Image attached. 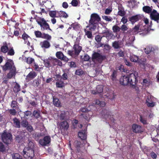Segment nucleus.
Here are the masks:
<instances>
[{
    "mask_svg": "<svg viewBox=\"0 0 159 159\" xmlns=\"http://www.w3.org/2000/svg\"><path fill=\"white\" fill-rule=\"evenodd\" d=\"M138 73L135 71L130 73L127 76L124 75L121 77L120 79V84L125 85L129 84L131 85H134L137 82V77Z\"/></svg>",
    "mask_w": 159,
    "mask_h": 159,
    "instance_id": "obj_1",
    "label": "nucleus"
},
{
    "mask_svg": "<svg viewBox=\"0 0 159 159\" xmlns=\"http://www.w3.org/2000/svg\"><path fill=\"white\" fill-rule=\"evenodd\" d=\"M34 143L30 141L28 144V147L24 148L22 153L25 158L26 159H32L33 158L34 155Z\"/></svg>",
    "mask_w": 159,
    "mask_h": 159,
    "instance_id": "obj_2",
    "label": "nucleus"
},
{
    "mask_svg": "<svg viewBox=\"0 0 159 159\" xmlns=\"http://www.w3.org/2000/svg\"><path fill=\"white\" fill-rule=\"evenodd\" d=\"M101 20V18L99 15L96 13L92 14L89 20L88 27L91 31H93L96 28L98 24Z\"/></svg>",
    "mask_w": 159,
    "mask_h": 159,
    "instance_id": "obj_3",
    "label": "nucleus"
},
{
    "mask_svg": "<svg viewBox=\"0 0 159 159\" xmlns=\"http://www.w3.org/2000/svg\"><path fill=\"white\" fill-rule=\"evenodd\" d=\"M1 137L2 140L4 143L8 144L11 143L12 137L11 133L4 131L2 134Z\"/></svg>",
    "mask_w": 159,
    "mask_h": 159,
    "instance_id": "obj_4",
    "label": "nucleus"
},
{
    "mask_svg": "<svg viewBox=\"0 0 159 159\" xmlns=\"http://www.w3.org/2000/svg\"><path fill=\"white\" fill-rule=\"evenodd\" d=\"M73 49L74 50H68L67 52L68 54L70 56L78 55L81 50L82 48L78 45L76 44L74 45Z\"/></svg>",
    "mask_w": 159,
    "mask_h": 159,
    "instance_id": "obj_5",
    "label": "nucleus"
},
{
    "mask_svg": "<svg viewBox=\"0 0 159 159\" xmlns=\"http://www.w3.org/2000/svg\"><path fill=\"white\" fill-rule=\"evenodd\" d=\"M37 22L40 25L42 30L48 29L49 30L52 31V30L49 28L48 24L46 22L44 18H41L39 20H37Z\"/></svg>",
    "mask_w": 159,
    "mask_h": 159,
    "instance_id": "obj_6",
    "label": "nucleus"
},
{
    "mask_svg": "<svg viewBox=\"0 0 159 159\" xmlns=\"http://www.w3.org/2000/svg\"><path fill=\"white\" fill-rule=\"evenodd\" d=\"M104 58L105 57L98 52H95L92 55V60L95 63H101Z\"/></svg>",
    "mask_w": 159,
    "mask_h": 159,
    "instance_id": "obj_7",
    "label": "nucleus"
},
{
    "mask_svg": "<svg viewBox=\"0 0 159 159\" xmlns=\"http://www.w3.org/2000/svg\"><path fill=\"white\" fill-rule=\"evenodd\" d=\"M150 17L151 19L157 21V23H159V14L158 13L157 11L153 10L150 14Z\"/></svg>",
    "mask_w": 159,
    "mask_h": 159,
    "instance_id": "obj_8",
    "label": "nucleus"
},
{
    "mask_svg": "<svg viewBox=\"0 0 159 159\" xmlns=\"http://www.w3.org/2000/svg\"><path fill=\"white\" fill-rule=\"evenodd\" d=\"M51 138L49 136H45L43 139L39 140V143L42 146H46L49 144L51 142Z\"/></svg>",
    "mask_w": 159,
    "mask_h": 159,
    "instance_id": "obj_9",
    "label": "nucleus"
},
{
    "mask_svg": "<svg viewBox=\"0 0 159 159\" xmlns=\"http://www.w3.org/2000/svg\"><path fill=\"white\" fill-rule=\"evenodd\" d=\"M13 67L16 68L13 62L7 61L4 65L2 66V68L4 71H6L7 70H10L12 69Z\"/></svg>",
    "mask_w": 159,
    "mask_h": 159,
    "instance_id": "obj_10",
    "label": "nucleus"
},
{
    "mask_svg": "<svg viewBox=\"0 0 159 159\" xmlns=\"http://www.w3.org/2000/svg\"><path fill=\"white\" fill-rule=\"evenodd\" d=\"M146 103L148 107H153L155 105V103L152 100V97L150 96L147 97Z\"/></svg>",
    "mask_w": 159,
    "mask_h": 159,
    "instance_id": "obj_11",
    "label": "nucleus"
},
{
    "mask_svg": "<svg viewBox=\"0 0 159 159\" xmlns=\"http://www.w3.org/2000/svg\"><path fill=\"white\" fill-rule=\"evenodd\" d=\"M125 39L126 42V44L129 46L131 45L134 41V36L129 35L128 37L125 36Z\"/></svg>",
    "mask_w": 159,
    "mask_h": 159,
    "instance_id": "obj_12",
    "label": "nucleus"
},
{
    "mask_svg": "<svg viewBox=\"0 0 159 159\" xmlns=\"http://www.w3.org/2000/svg\"><path fill=\"white\" fill-rule=\"evenodd\" d=\"M102 33L104 34V36L106 37L108 39H111L114 37V35L111 31H110L108 30H105L103 31Z\"/></svg>",
    "mask_w": 159,
    "mask_h": 159,
    "instance_id": "obj_13",
    "label": "nucleus"
},
{
    "mask_svg": "<svg viewBox=\"0 0 159 159\" xmlns=\"http://www.w3.org/2000/svg\"><path fill=\"white\" fill-rule=\"evenodd\" d=\"M57 57L59 59L64 60L66 61H68V58L65 56L63 53L61 52H57L56 53Z\"/></svg>",
    "mask_w": 159,
    "mask_h": 159,
    "instance_id": "obj_14",
    "label": "nucleus"
},
{
    "mask_svg": "<svg viewBox=\"0 0 159 159\" xmlns=\"http://www.w3.org/2000/svg\"><path fill=\"white\" fill-rule=\"evenodd\" d=\"M59 127L61 129H63L64 130H67L69 127V125L67 121H63L60 123Z\"/></svg>",
    "mask_w": 159,
    "mask_h": 159,
    "instance_id": "obj_15",
    "label": "nucleus"
},
{
    "mask_svg": "<svg viewBox=\"0 0 159 159\" xmlns=\"http://www.w3.org/2000/svg\"><path fill=\"white\" fill-rule=\"evenodd\" d=\"M123 43L121 41H115L112 43V47L115 49H118L121 48L122 45Z\"/></svg>",
    "mask_w": 159,
    "mask_h": 159,
    "instance_id": "obj_16",
    "label": "nucleus"
},
{
    "mask_svg": "<svg viewBox=\"0 0 159 159\" xmlns=\"http://www.w3.org/2000/svg\"><path fill=\"white\" fill-rule=\"evenodd\" d=\"M16 73V68H12V69L10 70L9 73L7 74V77L8 79H10L13 77L15 76Z\"/></svg>",
    "mask_w": 159,
    "mask_h": 159,
    "instance_id": "obj_17",
    "label": "nucleus"
},
{
    "mask_svg": "<svg viewBox=\"0 0 159 159\" xmlns=\"http://www.w3.org/2000/svg\"><path fill=\"white\" fill-rule=\"evenodd\" d=\"M40 45L43 48H48L50 46L49 42L47 40H44L40 43Z\"/></svg>",
    "mask_w": 159,
    "mask_h": 159,
    "instance_id": "obj_18",
    "label": "nucleus"
},
{
    "mask_svg": "<svg viewBox=\"0 0 159 159\" xmlns=\"http://www.w3.org/2000/svg\"><path fill=\"white\" fill-rule=\"evenodd\" d=\"M132 129L133 132L135 133H139L142 131L141 127L136 124H133Z\"/></svg>",
    "mask_w": 159,
    "mask_h": 159,
    "instance_id": "obj_19",
    "label": "nucleus"
},
{
    "mask_svg": "<svg viewBox=\"0 0 159 159\" xmlns=\"http://www.w3.org/2000/svg\"><path fill=\"white\" fill-rule=\"evenodd\" d=\"M79 137L82 140H84L86 139V131L83 130L78 133Z\"/></svg>",
    "mask_w": 159,
    "mask_h": 159,
    "instance_id": "obj_20",
    "label": "nucleus"
},
{
    "mask_svg": "<svg viewBox=\"0 0 159 159\" xmlns=\"http://www.w3.org/2000/svg\"><path fill=\"white\" fill-rule=\"evenodd\" d=\"M57 17H63L67 18L68 17V15L65 12L62 11H58Z\"/></svg>",
    "mask_w": 159,
    "mask_h": 159,
    "instance_id": "obj_21",
    "label": "nucleus"
},
{
    "mask_svg": "<svg viewBox=\"0 0 159 159\" xmlns=\"http://www.w3.org/2000/svg\"><path fill=\"white\" fill-rule=\"evenodd\" d=\"M53 102L54 105L56 107H59L61 106L60 101L57 98L55 97L53 98Z\"/></svg>",
    "mask_w": 159,
    "mask_h": 159,
    "instance_id": "obj_22",
    "label": "nucleus"
},
{
    "mask_svg": "<svg viewBox=\"0 0 159 159\" xmlns=\"http://www.w3.org/2000/svg\"><path fill=\"white\" fill-rule=\"evenodd\" d=\"M74 145L76 148V150L78 152L81 151L80 148V142L77 140H76L74 143Z\"/></svg>",
    "mask_w": 159,
    "mask_h": 159,
    "instance_id": "obj_23",
    "label": "nucleus"
},
{
    "mask_svg": "<svg viewBox=\"0 0 159 159\" xmlns=\"http://www.w3.org/2000/svg\"><path fill=\"white\" fill-rule=\"evenodd\" d=\"M22 38L24 40L25 43H27V44L28 46L30 45V43L29 42L28 40V39L30 38V37L26 34L24 33L22 35Z\"/></svg>",
    "mask_w": 159,
    "mask_h": 159,
    "instance_id": "obj_24",
    "label": "nucleus"
},
{
    "mask_svg": "<svg viewBox=\"0 0 159 159\" xmlns=\"http://www.w3.org/2000/svg\"><path fill=\"white\" fill-rule=\"evenodd\" d=\"M37 75L36 73L34 71L30 72L26 76L27 79H31L34 78Z\"/></svg>",
    "mask_w": 159,
    "mask_h": 159,
    "instance_id": "obj_25",
    "label": "nucleus"
},
{
    "mask_svg": "<svg viewBox=\"0 0 159 159\" xmlns=\"http://www.w3.org/2000/svg\"><path fill=\"white\" fill-rule=\"evenodd\" d=\"M13 120L14 126L16 127L20 128V122L19 120L17 118H15L13 119Z\"/></svg>",
    "mask_w": 159,
    "mask_h": 159,
    "instance_id": "obj_26",
    "label": "nucleus"
},
{
    "mask_svg": "<svg viewBox=\"0 0 159 159\" xmlns=\"http://www.w3.org/2000/svg\"><path fill=\"white\" fill-rule=\"evenodd\" d=\"M48 58L49 59L51 66L52 65L54 66L55 65L56 63L58 61H59L56 58H54L52 57H49Z\"/></svg>",
    "mask_w": 159,
    "mask_h": 159,
    "instance_id": "obj_27",
    "label": "nucleus"
},
{
    "mask_svg": "<svg viewBox=\"0 0 159 159\" xmlns=\"http://www.w3.org/2000/svg\"><path fill=\"white\" fill-rule=\"evenodd\" d=\"M143 11L147 13H151L152 11V9L148 6H145L143 7Z\"/></svg>",
    "mask_w": 159,
    "mask_h": 159,
    "instance_id": "obj_28",
    "label": "nucleus"
},
{
    "mask_svg": "<svg viewBox=\"0 0 159 159\" xmlns=\"http://www.w3.org/2000/svg\"><path fill=\"white\" fill-rule=\"evenodd\" d=\"M67 112H66L64 111H61L60 115V118L61 120L67 119L66 115Z\"/></svg>",
    "mask_w": 159,
    "mask_h": 159,
    "instance_id": "obj_29",
    "label": "nucleus"
},
{
    "mask_svg": "<svg viewBox=\"0 0 159 159\" xmlns=\"http://www.w3.org/2000/svg\"><path fill=\"white\" fill-rule=\"evenodd\" d=\"M93 104H97L99 106L103 107L105 105V103L104 102H101L100 101L96 100L93 101Z\"/></svg>",
    "mask_w": 159,
    "mask_h": 159,
    "instance_id": "obj_30",
    "label": "nucleus"
},
{
    "mask_svg": "<svg viewBox=\"0 0 159 159\" xmlns=\"http://www.w3.org/2000/svg\"><path fill=\"white\" fill-rule=\"evenodd\" d=\"M92 114L91 112L90 111L89 113H84L82 114L81 115L83 116L85 119L88 120H89L90 118L92 116Z\"/></svg>",
    "mask_w": 159,
    "mask_h": 159,
    "instance_id": "obj_31",
    "label": "nucleus"
},
{
    "mask_svg": "<svg viewBox=\"0 0 159 159\" xmlns=\"http://www.w3.org/2000/svg\"><path fill=\"white\" fill-rule=\"evenodd\" d=\"M109 112H107L105 115H104L103 117L105 118L106 120H108L109 119L111 120V121H113V122H114V119L112 117L111 115H109Z\"/></svg>",
    "mask_w": 159,
    "mask_h": 159,
    "instance_id": "obj_32",
    "label": "nucleus"
},
{
    "mask_svg": "<svg viewBox=\"0 0 159 159\" xmlns=\"http://www.w3.org/2000/svg\"><path fill=\"white\" fill-rule=\"evenodd\" d=\"M58 11H52L49 12V16L52 17L54 18L57 17V14H58Z\"/></svg>",
    "mask_w": 159,
    "mask_h": 159,
    "instance_id": "obj_33",
    "label": "nucleus"
},
{
    "mask_svg": "<svg viewBox=\"0 0 159 159\" xmlns=\"http://www.w3.org/2000/svg\"><path fill=\"white\" fill-rule=\"evenodd\" d=\"M139 19V16L138 15L133 16L130 18V20L132 23H134L138 21Z\"/></svg>",
    "mask_w": 159,
    "mask_h": 159,
    "instance_id": "obj_34",
    "label": "nucleus"
},
{
    "mask_svg": "<svg viewBox=\"0 0 159 159\" xmlns=\"http://www.w3.org/2000/svg\"><path fill=\"white\" fill-rule=\"evenodd\" d=\"M12 159H23L22 157L18 153H15L12 154Z\"/></svg>",
    "mask_w": 159,
    "mask_h": 159,
    "instance_id": "obj_35",
    "label": "nucleus"
},
{
    "mask_svg": "<svg viewBox=\"0 0 159 159\" xmlns=\"http://www.w3.org/2000/svg\"><path fill=\"white\" fill-rule=\"evenodd\" d=\"M40 111L39 110H35L33 113V116L36 118L37 119L40 116Z\"/></svg>",
    "mask_w": 159,
    "mask_h": 159,
    "instance_id": "obj_36",
    "label": "nucleus"
},
{
    "mask_svg": "<svg viewBox=\"0 0 159 159\" xmlns=\"http://www.w3.org/2000/svg\"><path fill=\"white\" fill-rule=\"evenodd\" d=\"M41 136L42 135L40 133H34L33 134V137L36 140H38Z\"/></svg>",
    "mask_w": 159,
    "mask_h": 159,
    "instance_id": "obj_37",
    "label": "nucleus"
},
{
    "mask_svg": "<svg viewBox=\"0 0 159 159\" xmlns=\"http://www.w3.org/2000/svg\"><path fill=\"white\" fill-rule=\"evenodd\" d=\"M102 18L103 19L108 22L111 21L113 20L112 17L110 16H102Z\"/></svg>",
    "mask_w": 159,
    "mask_h": 159,
    "instance_id": "obj_38",
    "label": "nucleus"
},
{
    "mask_svg": "<svg viewBox=\"0 0 159 159\" xmlns=\"http://www.w3.org/2000/svg\"><path fill=\"white\" fill-rule=\"evenodd\" d=\"M8 50V48L6 45L2 46L1 48V51L4 53L7 52Z\"/></svg>",
    "mask_w": 159,
    "mask_h": 159,
    "instance_id": "obj_39",
    "label": "nucleus"
},
{
    "mask_svg": "<svg viewBox=\"0 0 159 159\" xmlns=\"http://www.w3.org/2000/svg\"><path fill=\"white\" fill-rule=\"evenodd\" d=\"M130 59L131 61L136 62L138 61V57L137 56L133 55L130 56Z\"/></svg>",
    "mask_w": 159,
    "mask_h": 159,
    "instance_id": "obj_40",
    "label": "nucleus"
},
{
    "mask_svg": "<svg viewBox=\"0 0 159 159\" xmlns=\"http://www.w3.org/2000/svg\"><path fill=\"white\" fill-rule=\"evenodd\" d=\"M139 120L140 122L144 125L147 124L146 119L143 116H140L139 118Z\"/></svg>",
    "mask_w": 159,
    "mask_h": 159,
    "instance_id": "obj_41",
    "label": "nucleus"
},
{
    "mask_svg": "<svg viewBox=\"0 0 159 159\" xmlns=\"http://www.w3.org/2000/svg\"><path fill=\"white\" fill-rule=\"evenodd\" d=\"M43 62L45 66L46 67L49 68L51 66L49 58L48 59L44 60L43 61Z\"/></svg>",
    "mask_w": 159,
    "mask_h": 159,
    "instance_id": "obj_42",
    "label": "nucleus"
},
{
    "mask_svg": "<svg viewBox=\"0 0 159 159\" xmlns=\"http://www.w3.org/2000/svg\"><path fill=\"white\" fill-rule=\"evenodd\" d=\"M41 38L44 39H47L48 40H50L51 39V36L47 34H43L42 35Z\"/></svg>",
    "mask_w": 159,
    "mask_h": 159,
    "instance_id": "obj_43",
    "label": "nucleus"
},
{
    "mask_svg": "<svg viewBox=\"0 0 159 159\" xmlns=\"http://www.w3.org/2000/svg\"><path fill=\"white\" fill-rule=\"evenodd\" d=\"M120 30L123 32L127 31L129 30V28L125 24L122 25L120 28Z\"/></svg>",
    "mask_w": 159,
    "mask_h": 159,
    "instance_id": "obj_44",
    "label": "nucleus"
},
{
    "mask_svg": "<svg viewBox=\"0 0 159 159\" xmlns=\"http://www.w3.org/2000/svg\"><path fill=\"white\" fill-rule=\"evenodd\" d=\"M24 117L26 119H28L32 113L30 111H26L24 112Z\"/></svg>",
    "mask_w": 159,
    "mask_h": 159,
    "instance_id": "obj_45",
    "label": "nucleus"
},
{
    "mask_svg": "<svg viewBox=\"0 0 159 159\" xmlns=\"http://www.w3.org/2000/svg\"><path fill=\"white\" fill-rule=\"evenodd\" d=\"M64 83L62 81H58L56 83L57 87L61 88L64 86Z\"/></svg>",
    "mask_w": 159,
    "mask_h": 159,
    "instance_id": "obj_46",
    "label": "nucleus"
},
{
    "mask_svg": "<svg viewBox=\"0 0 159 159\" xmlns=\"http://www.w3.org/2000/svg\"><path fill=\"white\" fill-rule=\"evenodd\" d=\"M21 125L25 128H26L29 125L28 121L25 120H23L21 122Z\"/></svg>",
    "mask_w": 159,
    "mask_h": 159,
    "instance_id": "obj_47",
    "label": "nucleus"
},
{
    "mask_svg": "<svg viewBox=\"0 0 159 159\" xmlns=\"http://www.w3.org/2000/svg\"><path fill=\"white\" fill-rule=\"evenodd\" d=\"M6 151V148L3 143L0 142V151L1 152H4Z\"/></svg>",
    "mask_w": 159,
    "mask_h": 159,
    "instance_id": "obj_48",
    "label": "nucleus"
},
{
    "mask_svg": "<svg viewBox=\"0 0 159 159\" xmlns=\"http://www.w3.org/2000/svg\"><path fill=\"white\" fill-rule=\"evenodd\" d=\"M112 30L114 32H119L120 30V28L116 25H114L112 27Z\"/></svg>",
    "mask_w": 159,
    "mask_h": 159,
    "instance_id": "obj_49",
    "label": "nucleus"
},
{
    "mask_svg": "<svg viewBox=\"0 0 159 159\" xmlns=\"http://www.w3.org/2000/svg\"><path fill=\"white\" fill-rule=\"evenodd\" d=\"M14 91L15 92H17L20 90L19 85L16 83L13 88Z\"/></svg>",
    "mask_w": 159,
    "mask_h": 159,
    "instance_id": "obj_50",
    "label": "nucleus"
},
{
    "mask_svg": "<svg viewBox=\"0 0 159 159\" xmlns=\"http://www.w3.org/2000/svg\"><path fill=\"white\" fill-rule=\"evenodd\" d=\"M97 91L98 93H100L103 91V87L102 85H98L97 87Z\"/></svg>",
    "mask_w": 159,
    "mask_h": 159,
    "instance_id": "obj_51",
    "label": "nucleus"
},
{
    "mask_svg": "<svg viewBox=\"0 0 159 159\" xmlns=\"http://www.w3.org/2000/svg\"><path fill=\"white\" fill-rule=\"evenodd\" d=\"M152 48L151 47L148 46L144 49V51L146 54L149 53L152 50Z\"/></svg>",
    "mask_w": 159,
    "mask_h": 159,
    "instance_id": "obj_52",
    "label": "nucleus"
},
{
    "mask_svg": "<svg viewBox=\"0 0 159 159\" xmlns=\"http://www.w3.org/2000/svg\"><path fill=\"white\" fill-rule=\"evenodd\" d=\"M8 55L10 56H13L15 52L13 48H11L9 50H8Z\"/></svg>",
    "mask_w": 159,
    "mask_h": 159,
    "instance_id": "obj_53",
    "label": "nucleus"
},
{
    "mask_svg": "<svg viewBox=\"0 0 159 159\" xmlns=\"http://www.w3.org/2000/svg\"><path fill=\"white\" fill-rule=\"evenodd\" d=\"M140 26L139 25L135 26L133 29V32L135 34H136L138 32L139 30L140 29Z\"/></svg>",
    "mask_w": 159,
    "mask_h": 159,
    "instance_id": "obj_54",
    "label": "nucleus"
},
{
    "mask_svg": "<svg viewBox=\"0 0 159 159\" xmlns=\"http://www.w3.org/2000/svg\"><path fill=\"white\" fill-rule=\"evenodd\" d=\"M34 61V59L31 57H28L27 58L26 62L28 64H30Z\"/></svg>",
    "mask_w": 159,
    "mask_h": 159,
    "instance_id": "obj_55",
    "label": "nucleus"
},
{
    "mask_svg": "<svg viewBox=\"0 0 159 159\" xmlns=\"http://www.w3.org/2000/svg\"><path fill=\"white\" fill-rule=\"evenodd\" d=\"M35 34L37 37L41 38L42 34L39 31H35L34 32Z\"/></svg>",
    "mask_w": 159,
    "mask_h": 159,
    "instance_id": "obj_56",
    "label": "nucleus"
},
{
    "mask_svg": "<svg viewBox=\"0 0 159 159\" xmlns=\"http://www.w3.org/2000/svg\"><path fill=\"white\" fill-rule=\"evenodd\" d=\"M143 84L145 86H148L149 84V80L144 79L143 81Z\"/></svg>",
    "mask_w": 159,
    "mask_h": 159,
    "instance_id": "obj_57",
    "label": "nucleus"
},
{
    "mask_svg": "<svg viewBox=\"0 0 159 159\" xmlns=\"http://www.w3.org/2000/svg\"><path fill=\"white\" fill-rule=\"evenodd\" d=\"M9 112L11 115L15 116L16 114V111L14 109H11L9 110Z\"/></svg>",
    "mask_w": 159,
    "mask_h": 159,
    "instance_id": "obj_58",
    "label": "nucleus"
},
{
    "mask_svg": "<svg viewBox=\"0 0 159 159\" xmlns=\"http://www.w3.org/2000/svg\"><path fill=\"white\" fill-rule=\"evenodd\" d=\"M86 35L87 36L88 38L91 39L92 38V34L90 31H87L86 32Z\"/></svg>",
    "mask_w": 159,
    "mask_h": 159,
    "instance_id": "obj_59",
    "label": "nucleus"
},
{
    "mask_svg": "<svg viewBox=\"0 0 159 159\" xmlns=\"http://www.w3.org/2000/svg\"><path fill=\"white\" fill-rule=\"evenodd\" d=\"M71 27H73L74 30L77 29L79 27V25L77 23H75L72 24L71 25Z\"/></svg>",
    "mask_w": 159,
    "mask_h": 159,
    "instance_id": "obj_60",
    "label": "nucleus"
},
{
    "mask_svg": "<svg viewBox=\"0 0 159 159\" xmlns=\"http://www.w3.org/2000/svg\"><path fill=\"white\" fill-rule=\"evenodd\" d=\"M83 73V71L81 69H79L76 70L75 74L78 75H82Z\"/></svg>",
    "mask_w": 159,
    "mask_h": 159,
    "instance_id": "obj_61",
    "label": "nucleus"
},
{
    "mask_svg": "<svg viewBox=\"0 0 159 159\" xmlns=\"http://www.w3.org/2000/svg\"><path fill=\"white\" fill-rule=\"evenodd\" d=\"M90 57L87 54L85 55L83 58V59L85 61H88Z\"/></svg>",
    "mask_w": 159,
    "mask_h": 159,
    "instance_id": "obj_62",
    "label": "nucleus"
},
{
    "mask_svg": "<svg viewBox=\"0 0 159 159\" xmlns=\"http://www.w3.org/2000/svg\"><path fill=\"white\" fill-rule=\"evenodd\" d=\"M127 21V19L125 17H123L121 20V22H122L123 24L126 23Z\"/></svg>",
    "mask_w": 159,
    "mask_h": 159,
    "instance_id": "obj_63",
    "label": "nucleus"
},
{
    "mask_svg": "<svg viewBox=\"0 0 159 159\" xmlns=\"http://www.w3.org/2000/svg\"><path fill=\"white\" fill-rule=\"evenodd\" d=\"M26 128L30 132H32L33 131V127L30 125H29Z\"/></svg>",
    "mask_w": 159,
    "mask_h": 159,
    "instance_id": "obj_64",
    "label": "nucleus"
}]
</instances>
